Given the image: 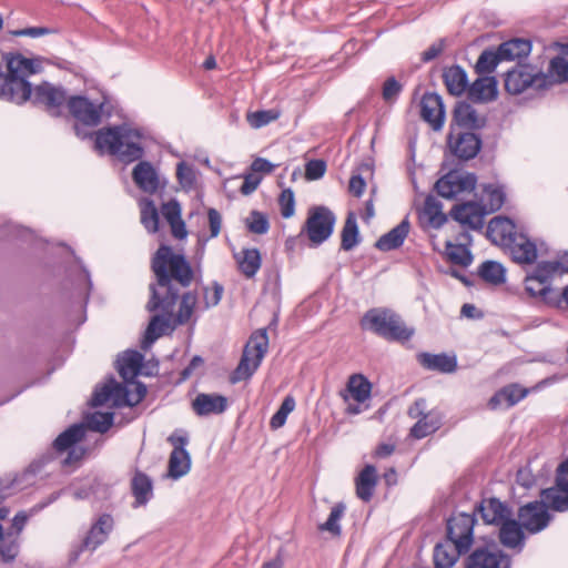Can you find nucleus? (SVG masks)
<instances>
[{"mask_svg":"<svg viewBox=\"0 0 568 568\" xmlns=\"http://www.w3.org/2000/svg\"><path fill=\"white\" fill-rule=\"evenodd\" d=\"M152 270L158 278L156 286H151L152 297L148 303L149 311L162 310V315L151 318L144 333L141 347L148 349L170 327L172 313L178 298V290L172 282L181 286H189L193 278V271L181 254H175L169 246H161L152 261Z\"/></svg>","mask_w":568,"mask_h":568,"instance_id":"nucleus-1","label":"nucleus"},{"mask_svg":"<svg viewBox=\"0 0 568 568\" xmlns=\"http://www.w3.org/2000/svg\"><path fill=\"white\" fill-rule=\"evenodd\" d=\"M143 355L136 351H126L118 358V369L125 384L122 385L114 379L105 383L97 389L92 397L93 406L111 404L114 407L134 406L139 404L146 394L143 384L135 382L139 374L146 376L156 372L158 364L143 366Z\"/></svg>","mask_w":568,"mask_h":568,"instance_id":"nucleus-2","label":"nucleus"},{"mask_svg":"<svg viewBox=\"0 0 568 568\" xmlns=\"http://www.w3.org/2000/svg\"><path fill=\"white\" fill-rule=\"evenodd\" d=\"M3 61L7 73L0 74V97L17 104L26 102L33 92L28 78L42 70V61L20 53H6Z\"/></svg>","mask_w":568,"mask_h":568,"instance_id":"nucleus-3","label":"nucleus"},{"mask_svg":"<svg viewBox=\"0 0 568 568\" xmlns=\"http://www.w3.org/2000/svg\"><path fill=\"white\" fill-rule=\"evenodd\" d=\"M95 149L101 153L115 155L124 162L135 161L143 154L140 133L128 126L108 128L98 131Z\"/></svg>","mask_w":568,"mask_h":568,"instance_id":"nucleus-4","label":"nucleus"},{"mask_svg":"<svg viewBox=\"0 0 568 568\" xmlns=\"http://www.w3.org/2000/svg\"><path fill=\"white\" fill-rule=\"evenodd\" d=\"M362 327L388 339L408 341L414 329L406 326L400 316L385 308H373L362 318Z\"/></svg>","mask_w":568,"mask_h":568,"instance_id":"nucleus-5","label":"nucleus"},{"mask_svg":"<svg viewBox=\"0 0 568 568\" xmlns=\"http://www.w3.org/2000/svg\"><path fill=\"white\" fill-rule=\"evenodd\" d=\"M267 347L268 337L266 329H260L252 334L244 348L241 362L232 376V382L236 383L250 378L260 366L267 352Z\"/></svg>","mask_w":568,"mask_h":568,"instance_id":"nucleus-6","label":"nucleus"},{"mask_svg":"<svg viewBox=\"0 0 568 568\" xmlns=\"http://www.w3.org/2000/svg\"><path fill=\"white\" fill-rule=\"evenodd\" d=\"M554 270L548 262H541L525 278L527 294L551 307H554V303L558 302L557 291L551 286V282L556 277Z\"/></svg>","mask_w":568,"mask_h":568,"instance_id":"nucleus-7","label":"nucleus"},{"mask_svg":"<svg viewBox=\"0 0 568 568\" xmlns=\"http://www.w3.org/2000/svg\"><path fill=\"white\" fill-rule=\"evenodd\" d=\"M549 88L548 77L542 72H532L526 68H516L507 72L505 89L510 94L527 91L538 92Z\"/></svg>","mask_w":568,"mask_h":568,"instance_id":"nucleus-8","label":"nucleus"},{"mask_svg":"<svg viewBox=\"0 0 568 568\" xmlns=\"http://www.w3.org/2000/svg\"><path fill=\"white\" fill-rule=\"evenodd\" d=\"M173 446V450L169 458L166 476L172 479H179L185 476L191 469V457L185 446L189 443L187 433L184 430H175L168 438Z\"/></svg>","mask_w":568,"mask_h":568,"instance_id":"nucleus-9","label":"nucleus"},{"mask_svg":"<svg viewBox=\"0 0 568 568\" xmlns=\"http://www.w3.org/2000/svg\"><path fill=\"white\" fill-rule=\"evenodd\" d=\"M114 519L109 514H103L92 524L81 545L70 552V561L75 562L84 550L94 551L106 541L113 530Z\"/></svg>","mask_w":568,"mask_h":568,"instance_id":"nucleus-10","label":"nucleus"},{"mask_svg":"<svg viewBox=\"0 0 568 568\" xmlns=\"http://www.w3.org/2000/svg\"><path fill=\"white\" fill-rule=\"evenodd\" d=\"M334 224L335 216L333 213L320 206L310 210L304 230L312 244L320 245L331 236Z\"/></svg>","mask_w":568,"mask_h":568,"instance_id":"nucleus-11","label":"nucleus"},{"mask_svg":"<svg viewBox=\"0 0 568 568\" xmlns=\"http://www.w3.org/2000/svg\"><path fill=\"white\" fill-rule=\"evenodd\" d=\"M477 183L473 173L452 171L436 183L437 193L446 199H453L459 194L471 192Z\"/></svg>","mask_w":568,"mask_h":568,"instance_id":"nucleus-12","label":"nucleus"},{"mask_svg":"<svg viewBox=\"0 0 568 568\" xmlns=\"http://www.w3.org/2000/svg\"><path fill=\"white\" fill-rule=\"evenodd\" d=\"M475 518L468 514H458L448 520V538L459 551H468L473 544Z\"/></svg>","mask_w":568,"mask_h":568,"instance_id":"nucleus-13","label":"nucleus"},{"mask_svg":"<svg viewBox=\"0 0 568 568\" xmlns=\"http://www.w3.org/2000/svg\"><path fill=\"white\" fill-rule=\"evenodd\" d=\"M104 100L92 102L84 97H73L68 101L70 113L82 124L95 126L101 121Z\"/></svg>","mask_w":568,"mask_h":568,"instance_id":"nucleus-14","label":"nucleus"},{"mask_svg":"<svg viewBox=\"0 0 568 568\" xmlns=\"http://www.w3.org/2000/svg\"><path fill=\"white\" fill-rule=\"evenodd\" d=\"M520 525L529 532H538L547 527L550 516L541 501H534L520 508Z\"/></svg>","mask_w":568,"mask_h":568,"instance_id":"nucleus-15","label":"nucleus"},{"mask_svg":"<svg viewBox=\"0 0 568 568\" xmlns=\"http://www.w3.org/2000/svg\"><path fill=\"white\" fill-rule=\"evenodd\" d=\"M84 434L85 428L83 425H73L60 434L54 440V448L59 452L72 448L64 460L65 464H72L82 458L84 454L83 449L73 447V445L80 442L84 437Z\"/></svg>","mask_w":568,"mask_h":568,"instance_id":"nucleus-16","label":"nucleus"},{"mask_svg":"<svg viewBox=\"0 0 568 568\" xmlns=\"http://www.w3.org/2000/svg\"><path fill=\"white\" fill-rule=\"evenodd\" d=\"M452 216L462 225L473 230H479L484 225V217L488 214L480 203L467 202L456 205L452 212Z\"/></svg>","mask_w":568,"mask_h":568,"instance_id":"nucleus-17","label":"nucleus"},{"mask_svg":"<svg viewBox=\"0 0 568 568\" xmlns=\"http://www.w3.org/2000/svg\"><path fill=\"white\" fill-rule=\"evenodd\" d=\"M420 114L435 131L440 130L445 120L442 98L436 93L424 94L420 102Z\"/></svg>","mask_w":568,"mask_h":568,"instance_id":"nucleus-18","label":"nucleus"},{"mask_svg":"<svg viewBox=\"0 0 568 568\" xmlns=\"http://www.w3.org/2000/svg\"><path fill=\"white\" fill-rule=\"evenodd\" d=\"M566 44H568V41L565 43L554 42V44L549 47V51L554 52V55L550 59L548 73H545L548 77L549 87L555 83L568 81V55L561 50V47Z\"/></svg>","mask_w":568,"mask_h":568,"instance_id":"nucleus-19","label":"nucleus"},{"mask_svg":"<svg viewBox=\"0 0 568 568\" xmlns=\"http://www.w3.org/2000/svg\"><path fill=\"white\" fill-rule=\"evenodd\" d=\"M33 101L39 104H43L49 111L55 112L67 101L65 92L48 82L37 85L33 89L32 97Z\"/></svg>","mask_w":568,"mask_h":568,"instance_id":"nucleus-20","label":"nucleus"},{"mask_svg":"<svg viewBox=\"0 0 568 568\" xmlns=\"http://www.w3.org/2000/svg\"><path fill=\"white\" fill-rule=\"evenodd\" d=\"M518 234L515 232L514 223L504 216H496L490 220L487 227L488 239L500 246L506 247Z\"/></svg>","mask_w":568,"mask_h":568,"instance_id":"nucleus-21","label":"nucleus"},{"mask_svg":"<svg viewBox=\"0 0 568 568\" xmlns=\"http://www.w3.org/2000/svg\"><path fill=\"white\" fill-rule=\"evenodd\" d=\"M506 248L513 260L519 264H531L537 258V246L526 235L518 234Z\"/></svg>","mask_w":568,"mask_h":568,"instance_id":"nucleus-22","label":"nucleus"},{"mask_svg":"<svg viewBox=\"0 0 568 568\" xmlns=\"http://www.w3.org/2000/svg\"><path fill=\"white\" fill-rule=\"evenodd\" d=\"M449 148L459 159H473L480 149V141L474 133H460L457 138L453 135L448 140Z\"/></svg>","mask_w":568,"mask_h":568,"instance_id":"nucleus-23","label":"nucleus"},{"mask_svg":"<svg viewBox=\"0 0 568 568\" xmlns=\"http://www.w3.org/2000/svg\"><path fill=\"white\" fill-rule=\"evenodd\" d=\"M227 407V398L219 394H199L192 402L193 410L200 416L222 414Z\"/></svg>","mask_w":568,"mask_h":568,"instance_id":"nucleus-24","label":"nucleus"},{"mask_svg":"<svg viewBox=\"0 0 568 568\" xmlns=\"http://www.w3.org/2000/svg\"><path fill=\"white\" fill-rule=\"evenodd\" d=\"M372 385L366 377L361 374L352 375L348 379L346 390L342 393L345 403L354 400L365 403L371 397Z\"/></svg>","mask_w":568,"mask_h":568,"instance_id":"nucleus-25","label":"nucleus"},{"mask_svg":"<svg viewBox=\"0 0 568 568\" xmlns=\"http://www.w3.org/2000/svg\"><path fill=\"white\" fill-rule=\"evenodd\" d=\"M135 184L146 193H154L160 186L159 175L149 162H140L132 172Z\"/></svg>","mask_w":568,"mask_h":568,"instance_id":"nucleus-26","label":"nucleus"},{"mask_svg":"<svg viewBox=\"0 0 568 568\" xmlns=\"http://www.w3.org/2000/svg\"><path fill=\"white\" fill-rule=\"evenodd\" d=\"M377 485V471L373 465H366L355 479L356 496L364 500H371Z\"/></svg>","mask_w":568,"mask_h":568,"instance_id":"nucleus-27","label":"nucleus"},{"mask_svg":"<svg viewBox=\"0 0 568 568\" xmlns=\"http://www.w3.org/2000/svg\"><path fill=\"white\" fill-rule=\"evenodd\" d=\"M498 93L497 81L494 77L480 75L470 87L469 95L476 101H491Z\"/></svg>","mask_w":568,"mask_h":568,"instance_id":"nucleus-28","label":"nucleus"},{"mask_svg":"<svg viewBox=\"0 0 568 568\" xmlns=\"http://www.w3.org/2000/svg\"><path fill=\"white\" fill-rule=\"evenodd\" d=\"M499 54L504 60L523 59L531 52V42L527 38H510L499 45Z\"/></svg>","mask_w":568,"mask_h":568,"instance_id":"nucleus-29","label":"nucleus"},{"mask_svg":"<svg viewBox=\"0 0 568 568\" xmlns=\"http://www.w3.org/2000/svg\"><path fill=\"white\" fill-rule=\"evenodd\" d=\"M508 567V559L499 552L476 550L468 560L467 568H501Z\"/></svg>","mask_w":568,"mask_h":568,"instance_id":"nucleus-30","label":"nucleus"},{"mask_svg":"<svg viewBox=\"0 0 568 568\" xmlns=\"http://www.w3.org/2000/svg\"><path fill=\"white\" fill-rule=\"evenodd\" d=\"M409 232V222L403 220L397 226L384 234L376 242V247L381 251H390L399 247Z\"/></svg>","mask_w":568,"mask_h":568,"instance_id":"nucleus-31","label":"nucleus"},{"mask_svg":"<svg viewBox=\"0 0 568 568\" xmlns=\"http://www.w3.org/2000/svg\"><path fill=\"white\" fill-rule=\"evenodd\" d=\"M480 514L485 523L495 525H500L510 517L507 507L495 498L481 503Z\"/></svg>","mask_w":568,"mask_h":568,"instance_id":"nucleus-32","label":"nucleus"},{"mask_svg":"<svg viewBox=\"0 0 568 568\" xmlns=\"http://www.w3.org/2000/svg\"><path fill=\"white\" fill-rule=\"evenodd\" d=\"M541 503L546 509L551 508L557 511H565L568 509V489L559 487L556 483L555 487L541 491Z\"/></svg>","mask_w":568,"mask_h":568,"instance_id":"nucleus-33","label":"nucleus"},{"mask_svg":"<svg viewBox=\"0 0 568 568\" xmlns=\"http://www.w3.org/2000/svg\"><path fill=\"white\" fill-rule=\"evenodd\" d=\"M528 393V389L521 388L518 385H511L505 387L500 392H498L495 396H493L489 400V405L491 408H497L499 406L511 407L517 404L520 399H523Z\"/></svg>","mask_w":568,"mask_h":568,"instance_id":"nucleus-34","label":"nucleus"},{"mask_svg":"<svg viewBox=\"0 0 568 568\" xmlns=\"http://www.w3.org/2000/svg\"><path fill=\"white\" fill-rule=\"evenodd\" d=\"M499 538L504 546L515 548L524 542L521 525L507 518L500 524Z\"/></svg>","mask_w":568,"mask_h":568,"instance_id":"nucleus-35","label":"nucleus"},{"mask_svg":"<svg viewBox=\"0 0 568 568\" xmlns=\"http://www.w3.org/2000/svg\"><path fill=\"white\" fill-rule=\"evenodd\" d=\"M468 239V233H462L458 239L459 243L453 244L449 241L446 242V253L452 262L462 266H468L471 263V254L466 247Z\"/></svg>","mask_w":568,"mask_h":568,"instance_id":"nucleus-36","label":"nucleus"},{"mask_svg":"<svg viewBox=\"0 0 568 568\" xmlns=\"http://www.w3.org/2000/svg\"><path fill=\"white\" fill-rule=\"evenodd\" d=\"M420 220L432 227H440L446 222L440 204L432 196L426 197L420 210Z\"/></svg>","mask_w":568,"mask_h":568,"instance_id":"nucleus-37","label":"nucleus"},{"mask_svg":"<svg viewBox=\"0 0 568 568\" xmlns=\"http://www.w3.org/2000/svg\"><path fill=\"white\" fill-rule=\"evenodd\" d=\"M458 547L450 540L445 544H439L434 550V562L436 568H450L458 559L460 554Z\"/></svg>","mask_w":568,"mask_h":568,"instance_id":"nucleus-38","label":"nucleus"},{"mask_svg":"<svg viewBox=\"0 0 568 568\" xmlns=\"http://www.w3.org/2000/svg\"><path fill=\"white\" fill-rule=\"evenodd\" d=\"M240 271L246 276L252 277L261 267V255L256 248H247L235 254Z\"/></svg>","mask_w":568,"mask_h":568,"instance_id":"nucleus-39","label":"nucleus"},{"mask_svg":"<svg viewBox=\"0 0 568 568\" xmlns=\"http://www.w3.org/2000/svg\"><path fill=\"white\" fill-rule=\"evenodd\" d=\"M454 119L460 126L468 129L480 128L484 124V119L476 112V110L468 103H459L454 112Z\"/></svg>","mask_w":568,"mask_h":568,"instance_id":"nucleus-40","label":"nucleus"},{"mask_svg":"<svg viewBox=\"0 0 568 568\" xmlns=\"http://www.w3.org/2000/svg\"><path fill=\"white\" fill-rule=\"evenodd\" d=\"M444 81L454 95H460L467 88V75L460 67H450L444 72Z\"/></svg>","mask_w":568,"mask_h":568,"instance_id":"nucleus-41","label":"nucleus"},{"mask_svg":"<svg viewBox=\"0 0 568 568\" xmlns=\"http://www.w3.org/2000/svg\"><path fill=\"white\" fill-rule=\"evenodd\" d=\"M505 202V192L500 186L487 185L484 187L480 204L488 214L498 211Z\"/></svg>","mask_w":568,"mask_h":568,"instance_id":"nucleus-42","label":"nucleus"},{"mask_svg":"<svg viewBox=\"0 0 568 568\" xmlns=\"http://www.w3.org/2000/svg\"><path fill=\"white\" fill-rule=\"evenodd\" d=\"M132 491L135 497V507L146 504L152 497L151 479L142 473H136L132 479Z\"/></svg>","mask_w":568,"mask_h":568,"instance_id":"nucleus-43","label":"nucleus"},{"mask_svg":"<svg viewBox=\"0 0 568 568\" xmlns=\"http://www.w3.org/2000/svg\"><path fill=\"white\" fill-rule=\"evenodd\" d=\"M422 364L429 369H437L443 373H452L457 366L455 357L445 354H423Z\"/></svg>","mask_w":568,"mask_h":568,"instance_id":"nucleus-44","label":"nucleus"},{"mask_svg":"<svg viewBox=\"0 0 568 568\" xmlns=\"http://www.w3.org/2000/svg\"><path fill=\"white\" fill-rule=\"evenodd\" d=\"M55 30L43 24L31 26L23 23L18 27H13L11 20L7 21V31L3 36H49L54 33Z\"/></svg>","mask_w":568,"mask_h":568,"instance_id":"nucleus-45","label":"nucleus"},{"mask_svg":"<svg viewBox=\"0 0 568 568\" xmlns=\"http://www.w3.org/2000/svg\"><path fill=\"white\" fill-rule=\"evenodd\" d=\"M440 424V419L436 414L428 413L412 427L410 434L417 439L424 438L434 433Z\"/></svg>","mask_w":568,"mask_h":568,"instance_id":"nucleus-46","label":"nucleus"},{"mask_svg":"<svg viewBox=\"0 0 568 568\" xmlns=\"http://www.w3.org/2000/svg\"><path fill=\"white\" fill-rule=\"evenodd\" d=\"M345 505L343 503L336 504L327 518V520L321 525H318V530L328 531L332 536L338 537L341 536L342 529L339 525V520L344 516Z\"/></svg>","mask_w":568,"mask_h":568,"instance_id":"nucleus-47","label":"nucleus"},{"mask_svg":"<svg viewBox=\"0 0 568 568\" xmlns=\"http://www.w3.org/2000/svg\"><path fill=\"white\" fill-rule=\"evenodd\" d=\"M504 58L499 54V49L497 51L486 50L484 51L476 63V72L479 75L491 73L498 63L503 61Z\"/></svg>","mask_w":568,"mask_h":568,"instance_id":"nucleus-48","label":"nucleus"},{"mask_svg":"<svg viewBox=\"0 0 568 568\" xmlns=\"http://www.w3.org/2000/svg\"><path fill=\"white\" fill-rule=\"evenodd\" d=\"M281 115V112L275 109L271 110H261L255 112H250L246 114V121L253 129H260L262 126L267 125L268 123L277 120Z\"/></svg>","mask_w":568,"mask_h":568,"instance_id":"nucleus-49","label":"nucleus"},{"mask_svg":"<svg viewBox=\"0 0 568 568\" xmlns=\"http://www.w3.org/2000/svg\"><path fill=\"white\" fill-rule=\"evenodd\" d=\"M87 426L95 432H106L113 423V414L110 412H95L85 417Z\"/></svg>","mask_w":568,"mask_h":568,"instance_id":"nucleus-50","label":"nucleus"},{"mask_svg":"<svg viewBox=\"0 0 568 568\" xmlns=\"http://www.w3.org/2000/svg\"><path fill=\"white\" fill-rule=\"evenodd\" d=\"M358 243V229L353 215L346 219L342 231V247L345 251L352 250Z\"/></svg>","mask_w":568,"mask_h":568,"instance_id":"nucleus-51","label":"nucleus"},{"mask_svg":"<svg viewBox=\"0 0 568 568\" xmlns=\"http://www.w3.org/2000/svg\"><path fill=\"white\" fill-rule=\"evenodd\" d=\"M480 275L487 282L499 284L505 281V270L501 264L497 262H485L480 267Z\"/></svg>","mask_w":568,"mask_h":568,"instance_id":"nucleus-52","label":"nucleus"},{"mask_svg":"<svg viewBox=\"0 0 568 568\" xmlns=\"http://www.w3.org/2000/svg\"><path fill=\"white\" fill-rule=\"evenodd\" d=\"M141 222L152 233L159 229V214L152 202H145L141 209Z\"/></svg>","mask_w":568,"mask_h":568,"instance_id":"nucleus-53","label":"nucleus"},{"mask_svg":"<svg viewBox=\"0 0 568 568\" xmlns=\"http://www.w3.org/2000/svg\"><path fill=\"white\" fill-rule=\"evenodd\" d=\"M294 407H295L294 398L291 396L285 397L281 407L278 408V410L271 418V422H270L271 428H273V429L281 428L285 424L288 414L293 412Z\"/></svg>","mask_w":568,"mask_h":568,"instance_id":"nucleus-54","label":"nucleus"},{"mask_svg":"<svg viewBox=\"0 0 568 568\" xmlns=\"http://www.w3.org/2000/svg\"><path fill=\"white\" fill-rule=\"evenodd\" d=\"M195 304H196V297L193 294L187 293V294L183 295L181 305H180V310L178 313V317H176V321L179 324H183L191 318L194 307H195Z\"/></svg>","mask_w":568,"mask_h":568,"instance_id":"nucleus-55","label":"nucleus"},{"mask_svg":"<svg viewBox=\"0 0 568 568\" xmlns=\"http://www.w3.org/2000/svg\"><path fill=\"white\" fill-rule=\"evenodd\" d=\"M176 176L180 184L184 189H191L196 181V173L194 169L187 165L185 162H180L176 169Z\"/></svg>","mask_w":568,"mask_h":568,"instance_id":"nucleus-56","label":"nucleus"},{"mask_svg":"<svg viewBox=\"0 0 568 568\" xmlns=\"http://www.w3.org/2000/svg\"><path fill=\"white\" fill-rule=\"evenodd\" d=\"M247 227L251 232L256 234H264L268 230V222L265 215L260 212H252L246 219Z\"/></svg>","mask_w":568,"mask_h":568,"instance_id":"nucleus-57","label":"nucleus"},{"mask_svg":"<svg viewBox=\"0 0 568 568\" xmlns=\"http://www.w3.org/2000/svg\"><path fill=\"white\" fill-rule=\"evenodd\" d=\"M281 214L283 217L288 219L294 215L295 212V200L292 190L286 189L282 191L278 199Z\"/></svg>","mask_w":568,"mask_h":568,"instance_id":"nucleus-58","label":"nucleus"},{"mask_svg":"<svg viewBox=\"0 0 568 568\" xmlns=\"http://www.w3.org/2000/svg\"><path fill=\"white\" fill-rule=\"evenodd\" d=\"M326 164L322 160H313L306 164L305 176L307 180H317L324 175Z\"/></svg>","mask_w":568,"mask_h":568,"instance_id":"nucleus-59","label":"nucleus"},{"mask_svg":"<svg viewBox=\"0 0 568 568\" xmlns=\"http://www.w3.org/2000/svg\"><path fill=\"white\" fill-rule=\"evenodd\" d=\"M223 294V287L216 283H214L210 287H205L204 290V303L205 307L215 306L221 301Z\"/></svg>","mask_w":568,"mask_h":568,"instance_id":"nucleus-60","label":"nucleus"},{"mask_svg":"<svg viewBox=\"0 0 568 568\" xmlns=\"http://www.w3.org/2000/svg\"><path fill=\"white\" fill-rule=\"evenodd\" d=\"M19 554V544L13 540L0 545V557L3 562H12Z\"/></svg>","mask_w":568,"mask_h":568,"instance_id":"nucleus-61","label":"nucleus"},{"mask_svg":"<svg viewBox=\"0 0 568 568\" xmlns=\"http://www.w3.org/2000/svg\"><path fill=\"white\" fill-rule=\"evenodd\" d=\"M162 214L168 223H173L181 220V206L175 201H170L162 206Z\"/></svg>","mask_w":568,"mask_h":568,"instance_id":"nucleus-62","label":"nucleus"},{"mask_svg":"<svg viewBox=\"0 0 568 568\" xmlns=\"http://www.w3.org/2000/svg\"><path fill=\"white\" fill-rule=\"evenodd\" d=\"M400 84L394 79L389 78L385 81L383 87V98L385 101H393L400 92Z\"/></svg>","mask_w":568,"mask_h":568,"instance_id":"nucleus-63","label":"nucleus"},{"mask_svg":"<svg viewBox=\"0 0 568 568\" xmlns=\"http://www.w3.org/2000/svg\"><path fill=\"white\" fill-rule=\"evenodd\" d=\"M260 183H261V178L258 175L247 174L244 178V182L241 186V192L244 195H248L257 189Z\"/></svg>","mask_w":568,"mask_h":568,"instance_id":"nucleus-64","label":"nucleus"}]
</instances>
